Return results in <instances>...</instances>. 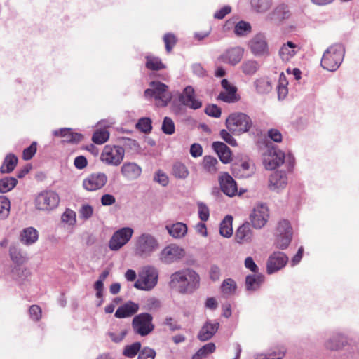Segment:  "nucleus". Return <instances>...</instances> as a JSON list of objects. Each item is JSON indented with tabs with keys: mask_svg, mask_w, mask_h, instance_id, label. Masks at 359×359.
I'll return each mask as SVG.
<instances>
[{
	"mask_svg": "<svg viewBox=\"0 0 359 359\" xmlns=\"http://www.w3.org/2000/svg\"><path fill=\"white\" fill-rule=\"evenodd\" d=\"M347 343V339L344 334L336 333L325 341V346L327 349L337 351L343 348Z\"/></svg>",
	"mask_w": 359,
	"mask_h": 359,
	"instance_id": "obj_27",
	"label": "nucleus"
},
{
	"mask_svg": "<svg viewBox=\"0 0 359 359\" xmlns=\"http://www.w3.org/2000/svg\"><path fill=\"white\" fill-rule=\"evenodd\" d=\"M251 52L255 56L269 55V48L266 37L262 34L255 36L249 42Z\"/></svg>",
	"mask_w": 359,
	"mask_h": 359,
	"instance_id": "obj_16",
	"label": "nucleus"
},
{
	"mask_svg": "<svg viewBox=\"0 0 359 359\" xmlns=\"http://www.w3.org/2000/svg\"><path fill=\"white\" fill-rule=\"evenodd\" d=\"M252 126L251 118L243 113L232 114L226 120L227 129L235 135H239L248 132Z\"/></svg>",
	"mask_w": 359,
	"mask_h": 359,
	"instance_id": "obj_4",
	"label": "nucleus"
},
{
	"mask_svg": "<svg viewBox=\"0 0 359 359\" xmlns=\"http://www.w3.org/2000/svg\"><path fill=\"white\" fill-rule=\"evenodd\" d=\"M280 233H283V235H287L290 233V236H293V230L288 220L282 219L279 221L276 232L280 233Z\"/></svg>",
	"mask_w": 359,
	"mask_h": 359,
	"instance_id": "obj_49",
	"label": "nucleus"
},
{
	"mask_svg": "<svg viewBox=\"0 0 359 359\" xmlns=\"http://www.w3.org/2000/svg\"><path fill=\"white\" fill-rule=\"evenodd\" d=\"M236 288V283L231 278L224 280L221 285V290L222 293L226 295H231L234 294Z\"/></svg>",
	"mask_w": 359,
	"mask_h": 359,
	"instance_id": "obj_44",
	"label": "nucleus"
},
{
	"mask_svg": "<svg viewBox=\"0 0 359 359\" xmlns=\"http://www.w3.org/2000/svg\"><path fill=\"white\" fill-rule=\"evenodd\" d=\"M161 129L165 134H173L175 133V123L169 117H165L162 123Z\"/></svg>",
	"mask_w": 359,
	"mask_h": 359,
	"instance_id": "obj_53",
	"label": "nucleus"
},
{
	"mask_svg": "<svg viewBox=\"0 0 359 359\" xmlns=\"http://www.w3.org/2000/svg\"><path fill=\"white\" fill-rule=\"evenodd\" d=\"M219 162L217 158L211 156H205L203 158L202 165L205 171L210 173H215L218 170Z\"/></svg>",
	"mask_w": 359,
	"mask_h": 359,
	"instance_id": "obj_40",
	"label": "nucleus"
},
{
	"mask_svg": "<svg viewBox=\"0 0 359 359\" xmlns=\"http://www.w3.org/2000/svg\"><path fill=\"white\" fill-rule=\"evenodd\" d=\"M138 309L139 305L137 304L129 301L117 309L115 312V316L118 318L130 317L135 313Z\"/></svg>",
	"mask_w": 359,
	"mask_h": 359,
	"instance_id": "obj_28",
	"label": "nucleus"
},
{
	"mask_svg": "<svg viewBox=\"0 0 359 359\" xmlns=\"http://www.w3.org/2000/svg\"><path fill=\"white\" fill-rule=\"evenodd\" d=\"M290 15V11L288 6L282 4L276 6L273 11L266 17V20L269 22H279L289 18Z\"/></svg>",
	"mask_w": 359,
	"mask_h": 359,
	"instance_id": "obj_21",
	"label": "nucleus"
},
{
	"mask_svg": "<svg viewBox=\"0 0 359 359\" xmlns=\"http://www.w3.org/2000/svg\"><path fill=\"white\" fill-rule=\"evenodd\" d=\"M107 182V177L103 172H94L83 181V187L88 191H95L103 187Z\"/></svg>",
	"mask_w": 359,
	"mask_h": 359,
	"instance_id": "obj_14",
	"label": "nucleus"
},
{
	"mask_svg": "<svg viewBox=\"0 0 359 359\" xmlns=\"http://www.w3.org/2000/svg\"><path fill=\"white\" fill-rule=\"evenodd\" d=\"M125 150L121 146L105 145L100 154L102 163L113 166H118L123 160Z\"/></svg>",
	"mask_w": 359,
	"mask_h": 359,
	"instance_id": "obj_7",
	"label": "nucleus"
},
{
	"mask_svg": "<svg viewBox=\"0 0 359 359\" xmlns=\"http://www.w3.org/2000/svg\"><path fill=\"white\" fill-rule=\"evenodd\" d=\"M285 355L284 351H273L268 353L264 356H260L257 359H281Z\"/></svg>",
	"mask_w": 359,
	"mask_h": 359,
	"instance_id": "obj_63",
	"label": "nucleus"
},
{
	"mask_svg": "<svg viewBox=\"0 0 359 359\" xmlns=\"http://www.w3.org/2000/svg\"><path fill=\"white\" fill-rule=\"evenodd\" d=\"M133 232L130 227H123L115 231L109 242L110 250L116 251L121 249L130 240Z\"/></svg>",
	"mask_w": 359,
	"mask_h": 359,
	"instance_id": "obj_11",
	"label": "nucleus"
},
{
	"mask_svg": "<svg viewBox=\"0 0 359 359\" xmlns=\"http://www.w3.org/2000/svg\"><path fill=\"white\" fill-rule=\"evenodd\" d=\"M233 217L231 215H226L222 221L219 226L220 234L226 238H229L233 233L232 228Z\"/></svg>",
	"mask_w": 359,
	"mask_h": 359,
	"instance_id": "obj_37",
	"label": "nucleus"
},
{
	"mask_svg": "<svg viewBox=\"0 0 359 359\" xmlns=\"http://www.w3.org/2000/svg\"><path fill=\"white\" fill-rule=\"evenodd\" d=\"M62 222L69 226H74L76 224V212L70 209H67L61 217Z\"/></svg>",
	"mask_w": 359,
	"mask_h": 359,
	"instance_id": "obj_50",
	"label": "nucleus"
},
{
	"mask_svg": "<svg viewBox=\"0 0 359 359\" xmlns=\"http://www.w3.org/2000/svg\"><path fill=\"white\" fill-rule=\"evenodd\" d=\"M158 278V272L155 267L144 266L139 273L138 279L135 283L134 287L141 290H151L156 285Z\"/></svg>",
	"mask_w": 359,
	"mask_h": 359,
	"instance_id": "obj_6",
	"label": "nucleus"
},
{
	"mask_svg": "<svg viewBox=\"0 0 359 359\" xmlns=\"http://www.w3.org/2000/svg\"><path fill=\"white\" fill-rule=\"evenodd\" d=\"M224 89L218 95V99L227 103H232L238 101V97L236 94L237 88L231 84L227 79H224L221 81Z\"/></svg>",
	"mask_w": 359,
	"mask_h": 359,
	"instance_id": "obj_17",
	"label": "nucleus"
},
{
	"mask_svg": "<svg viewBox=\"0 0 359 359\" xmlns=\"http://www.w3.org/2000/svg\"><path fill=\"white\" fill-rule=\"evenodd\" d=\"M172 174L175 177L184 179L188 176L189 171L184 164L176 163L172 167Z\"/></svg>",
	"mask_w": 359,
	"mask_h": 359,
	"instance_id": "obj_47",
	"label": "nucleus"
},
{
	"mask_svg": "<svg viewBox=\"0 0 359 359\" xmlns=\"http://www.w3.org/2000/svg\"><path fill=\"white\" fill-rule=\"evenodd\" d=\"M344 56V48L341 44L337 43L330 46L323 53L321 66L325 69L334 72L341 64Z\"/></svg>",
	"mask_w": 359,
	"mask_h": 359,
	"instance_id": "obj_2",
	"label": "nucleus"
},
{
	"mask_svg": "<svg viewBox=\"0 0 359 359\" xmlns=\"http://www.w3.org/2000/svg\"><path fill=\"white\" fill-rule=\"evenodd\" d=\"M136 127L144 133H149L151 130V121L149 118H142L136 124Z\"/></svg>",
	"mask_w": 359,
	"mask_h": 359,
	"instance_id": "obj_52",
	"label": "nucleus"
},
{
	"mask_svg": "<svg viewBox=\"0 0 359 359\" xmlns=\"http://www.w3.org/2000/svg\"><path fill=\"white\" fill-rule=\"evenodd\" d=\"M140 349L141 344L140 342H135L125 346L123 351V355L128 358H133L137 353H140Z\"/></svg>",
	"mask_w": 359,
	"mask_h": 359,
	"instance_id": "obj_46",
	"label": "nucleus"
},
{
	"mask_svg": "<svg viewBox=\"0 0 359 359\" xmlns=\"http://www.w3.org/2000/svg\"><path fill=\"white\" fill-rule=\"evenodd\" d=\"M244 49L240 46L227 48L218 57L219 62L235 66L241 62L243 57Z\"/></svg>",
	"mask_w": 359,
	"mask_h": 359,
	"instance_id": "obj_13",
	"label": "nucleus"
},
{
	"mask_svg": "<svg viewBox=\"0 0 359 359\" xmlns=\"http://www.w3.org/2000/svg\"><path fill=\"white\" fill-rule=\"evenodd\" d=\"M18 180L15 177H6L0 180V192L6 193L13 189L17 184Z\"/></svg>",
	"mask_w": 359,
	"mask_h": 359,
	"instance_id": "obj_42",
	"label": "nucleus"
},
{
	"mask_svg": "<svg viewBox=\"0 0 359 359\" xmlns=\"http://www.w3.org/2000/svg\"><path fill=\"white\" fill-rule=\"evenodd\" d=\"M300 48L292 41L284 43L279 50V55L283 62H289L299 51Z\"/></svg>",
	"mask_w": 359,
	"mask_h": 359,
	"instance_id": "obj_25",
	"label": "nucleus"
},
{
	"mask_svg": "<svg viewBox=\"0 0 359 359\" xmlns=\"http://www.w3.org/2000/svg\"><path fill=\"white\" fill-rule=\"evenodd\" d=\"M157 239L151 234L144 233L136 240L135 254L142 258H147L158 248Z\"/></svg>",
	"mask_w": 359,
	"mask_h": 359,
	"instance_id": "obj_5",
	"label": "nucleus"
},
{
	"mask_svg": "<svg viewBox=\"0 0 359 359\" xmlns=\"http://www.w3.org/2000/svg\"><path fill=\"white\" fill-rule=\"evenodd\" d=\"M18 163V158L14 154H8L6 156L0 168L1 173H10L15 168Z\"/></svg>",
	"mask_w": 359,
	"mask_h": 359,
	"instance_id": "obj_36",
	"label": "nucleus"
},
{
	"mask_svg": "<svg viewBox=\"0 0 359 359\" xmlns=\"http://www.w3.org/2000/svg\"><path fill=\"white\" fill-rule=\"evenodd\" d=\"M287 184V177L285 172L276 171L269 177V187L272 190L283 189Z\"/></svg>",
	"mask_w": 359,
	"mask_h": 359,
	"instance_id": "obj_26",
	"label": "nucleus"
},
{
	"mask_svg": "<svg viewBox=\"0 0 359 359\" xmlns=\"http://www.w3.org/2000/svg\"><path fill=\"white\" fill-rule=\"evenodd\" d=\"M28 274L29 271L25 268L15 267L12 271V277L17 280L24 279Z\"/></svg>",
	"mask_w": 359,
	"mask_h": 359,
	"instance_id": "obj_57",
	"label": "nucleus"
},
{
	"mask_svg": "<svg viewBox=\"0 0 359 359\" xmlns=\"http://www.w3.org/2000/svg\"><path fill=\"white\" fill-rule=\"evenodd\" d=\"M205 112L207 115L215 118H219L221 116V109L216 104L207 106Z\"/></svg>",
	"mask_w": 359,
	"mask_h": 359,
	"instance_id": "obj_58",
	"label": "nucleus"
},
{
	"mask_svg": "<svg viewBox=\"0 0 359 359\" xmlns=\"http://www.w3.org/2000/svg\"><path fill=\"white\" fill-rule=\"evenodd\" d=\"M198 216L203 222L207 221L209 218V209L204 203H199Z\"/></svg>",
	"mask_w": 359,
	"mask_h": 359,
	"instance_id": "obj_62",
	"label": "nucleus"
},
{
	"mask_svg": "<svg viewBox=\"0 0 359 359\" xmlns=\"http://www.w3.org/2000/svg\"><path fill=\"white\" fill-rule=\"evenodd\" d=\"M36 202H51L60 200L57 194L53 191H43L36 198Z\"/></svg>",
	"mask_w": 359,
	"mask_h": 359,
	"instance_id": "obj_43",
	"label": "nucleus"
},
{
	"mask_svg": "<svg viewBox=\"0 0 359 359\" xmlns=\"http://www.w3.org/2000/svg\"><path fill=\"white\" fill-rule=\"evenodd\" d=\"M146 66L147 68L153 70H159L165 67L158 58L149 56L147 57Z\"/></svg>",
	"mask_w": 359,
	"mask_h": 359,
	"instance_id": "obj_51",
	"label": "nucleus"
},
{
	"mask_svg": "<svg viewBox=\"0 0 359 359\" xmlns=\"http://www.w3.org/2000/svg\"><path fill=\"white\" fill-rule=\"evenodd\" d=\"M232 170L235 177L240 178L248 177L252 173V170H250V165L248 162H243L240 165H234Z\"/></svg>",
	"mask_w": 359,
	"mask_h": 359,
	"instance_id": "obj_35",
	"label": "nucleus"
},
{
	"mask_svg": "<svg viewBox=\"0 0 359 359\" xmlns=\"http://www.w3.org/2000/svg\"><path fill=\"white\" fill-rule=\"evenodd\" d=\"M109 137V133L106 129L97 130L93 135V142L102 144L107 142Z\"/></svg>",
	"mask_w": 359,
	"mask_h": 359,
	"instance_id": "obj_45",
	"label": "nucleus"
},
{
	"mask_svg": "<svg viewBox=\"0 0 359 359\" xmlns=\"http://www.w3.org/2000/svg\"><path fill=\"white\" fill-rule=\"evenodd\" d=\"M231 132L226 130L224 129L220 131L221 137L229 144L231 146H236L237 142L236 140L233 137V136L230 134Z\"/></svg>",
	"mask_w": 359,
	"mask_h": 359,
	"instance_id": "obj_61",
	"label": "nucleus"
},
{
	"mask_svg": "<svg viewBox=\"0 0 359 359\" xmlns=\"http://www.w3.org/2000/svg\"><path fill=\"white\" fill-rule=\"evenodd\" d=\"M29 313L30 318L34 321H38L41 318V309L37 305L31 306Z\"/></svg>",
	"mask_w": 359,
	"mask_h": 359,
	"instance_id": "obj_60",
	"label": "nucleus"
},
{
	"mask_svg": "<svg viewBox=\"0 0 359 359\" xmlns=\"http://www.w3.org/2000/svg\"><path fill=\"white\" fill-rule=\"evenodd\" d=\"M212 149L217 154L220 161L223 163H228L231 161V150L224 143L221 142H215L212 143Z\"/></svg>",
	"mask_w": 359,
	"mask_h": 359,
	"instance_id": "obj_29",
	"label": "nucleus"
},
{
	"mask_svg": "<svg viewBox=\"0 0 359 359\" xmlns=\"http://www.w3.org/2000/svg\"><path fill=\"white\" fill-rule=\"evenodd\" d=\"M272 5V0H251L252 8L257 13L266 12Z\"/></svg>",
	"mask_w": 359,
	"mask_h": 359,
	"instance_id": "obj_41",
	"label": "nucleus"
},
{
	"mask_svg": "<svg viewBox=\"0 0 359 359\" xmlns=\"http://www.w3.org/2000/svg\"><path fill=\"white\" fill-rule=\"evenodd\" d=\"M39 231L32 226L23 229L19 235V241L22 244L29 246L35 244L39 240Z\"/></svg>",
	"mask_w": 359,
	"mask_h": 359,
	"instance_id": "obj_22",
	"label": "nucleus"
},
{
	"mask_svg": "<svg viewBox=\"0 0 359 359\" xmlns=\"http://www.w3.org/2000/svg\"><path fill=\"white\" fill-rule=\"evenodd\" d=\"M36 152V142H33L31 145L25 149L22 152V158L25 161H29L32 158Z\"/></svg>",
	"mask_w": 359,
	"mask_h": 359,
	"instance_id": "obj_56",
	"label": "nucleus"
},
{
	"mask_svg": "<svg viewBox=\"0 0 359 359\" xmlns=\"http://www.w3.org/2000/svg\"><path fill=\"white\" fill-rule=\"evenodd\" d=\"M269 210L266 203H257L250 215V220L255 229H260L267 223Z\"/></svg>",
	"mask_w": 359,
	"mask_h": 359,
	"instance_id": "obj_9",
	"label": "nucleus"
},
{
	"mask_svg": "<svg viewBox=\"0 0 359 359\" xmlns=\"http://www.w3.org/2000/svg\"><path fill=\"white\" fill-rule=\"evenodd\" d=\"M219 323L216 320H207L199 330L197 338L201 341L210 339L217 332Z\"/></svg>",
	"mask_w": 359,
	"mask_h": 359,
	"instance_id": "obj_19",
	"label": "nucleus"
},
{
	"mask_svg": "<svg viewBox=\"0 0 359 359\" xmlns=\"http://www.w3.org/2000/svg\"><path fill=\"white\" fill-rule=\"evenodd\" d=\"M185 250L177 244H170L165 246L159 255L160 260L166 264L180 261L185 257Z\"/></svg>",
	"mask_w": 359,
	"mask_h": 359,
	"instance_id": "obj_8",
	"label": "nucleus"
},
{
	"mask_svg": "<svg viewBox=\"0 0 359 359\" xmlns=\"http://www.w3.org/2000/svg\"><path fill=\"white\" fill-rule=\"evenodd\" d=\"M292 239V236H290V233L287 235H283V233H278L275 231L274 245L277 248L281 250L286 249L291 243Z\"/></svg>",
	"mask_w": 359,
	"mask_h": 359,
	"instance_id": "obj_38",
	"label": "nucleus"
},
{
	"mask_svg": "<svg viewBox=\"0 0 359 359\" xmlns=\"http://www.w3.org/2000/svg\"><path fill=\"white\" fill-rule=\"evenodd\" d=\"M257 93L259 94L269 93L272 89L271 81L266 77L259 78L254 81Z\"/></svg>",
	"mask_w": 359,
	"mask_h": 359,
	"instance_id": "obj_33",
	"label": "nucleus"
},
{
	"mask_svg": "<svg viewBox=\"0 0 359 359\" xmlns=\"http://www.w3.org/2000/svg\"><path fill=\"white\" fill-rule=\"evenodd\" d=\"M216 349L214 343H208L200 348L198 351L192 356L191 359H203L206 358L209 354L215 352Z\"/></svg>",
	"mask_w": 359,
	"mask_h": 359,
	"instance_id": "obj_39",
	"label": "nucleus"
},
{
	"mask_svg": "<svg viewBox=\"0 0 359 359\" xmlns=\"http://www.w3.org/2000/svg\"><path fill=\"white\" fill-rule=\"evenodd\" d=\"M53 135L55 136H62L65 138L64 141L72 143L79 142L83 138L82 135L73 133L70 128H67L53 131Z\"/></svg>",
	"mask_w": 359,
	"mask_h": 359,
	"instance_id": "obj_30",
	"label": "nucleus"
},
{
	"mask_svg": "<svg viewBox=\"0 0 359 359\" xmlns=\"http://www.w3.org/2000/svg\"><path fill=\"white\" fill-rule=\"evenodd\" d=\"M154 181L163 187H165L168 184L169 178L163 171L159 170L154 174Z\"/></svg>",
	"mask_w": 359,
	"mask_h": 359,
	"instance_id": "obj_54",
	"label": "nucleus"
},
{
	"mask_svg": "<svg viewBox=\"0 0 359 359\" xmlns=\"http://www.w3.org/2000/svg\"><path fill=\"white\" fill-rule=\"evenodd\" d=\"M250 31L251 26L250 23L245 21H240L236 25L234 28V33L239 36L247 35Z\"/></svg>",
	"mask_w": 359,
	"mask_h": 359,
	"instance_id": "obj_48",
	"label": "nucleus"
},
{
	"mask_svg": "<svg viewBox=\"0 0 359 359\" xmlns=\"http://www.w3.org/2000/svg\"><path fill=\"white\" fill-rule=\"evenodd\" d=\"M149 86L150 88L144 91V96L147 98L154 97L155 104L158 107L167 106L172 97L168 86L160 81H151Z\"/></svg>",
	"mask_w": 359,
	"mask_h": 359,
	"instance_id": "obj_3",
	"label": "nucleus"
},
{
	"mask_svg": "<svg viewBox=\"0 0 359 359\" xmlns=\"http://www.w3.org/2000/svg\"><path fill=\"white\" fill-rule=\"evenodd\" d=\"M219 181L224 194L229 196H233L236 194V183L227 172L222 173L219 177Z\"/></svg>",
	"mask_w": 359,
	"mask_h": 359,
	"instance_id": "obj_20",
	"label": "nucleus"
},
{
	"mask_svg": "<svg viewBox=\"0 0 359 359\" xmlns=\"http://www.w3.org/2000/svg\"><path fill=\"white\" fill-rule=\"evenodd\" d=\"M264 276L259 273L248 275L245 278V286L248 291H255L258 290L264 282Z\"/></svg>",
	"mask_w": 359,
	"mask_h": 359,
	"instance_id": "obj_31",
	"label": "nucleus"
},
{
	"mask_svg": "<svg viewBox=\"0 0 359 359\" xmlns=\"http://www.w3.org/2000/svg\"><path fill=\"white\" fill-rule=\"evenodd\" d=\"M260 67L258 62L254 60H245L241 65L242 72L246 76H253Z\"/></svg>",
	"mask_w": 359,
	"mask_h": 359,
	"instance_id": "obj_34",
	"label": "nucleus"
},
{
	"mask_svg": "<svg viewBox=\"0 0 359 359\" xmlns=\"http://www.w3.org/2000/svg\"><path fill=\"white\" fill-rule=\"evenodd\" d=\"M200 276L191 269L179 270L170 275L169 285L180 294H192L200 286Z\"/></svg>",
	"mask_w": 359,
	"mask_h": 359,
	"instance_id": "obj_1",
	"label": "nucleus"
},
{
	"mask_svg": "<svg viewBox=\"0 0 359 359\" xmlns=\"http://www.w3.org/2000/svg\"><path fill=\"white\" fill-rule=\"evenodd\" d=\"M165 229L169 234L175 238H183L187 232V226L182 222H177L171 225H166Z\"/></svg>",
	"mask_w": 359,
	"mask_h": 359,
	"instance_id": "obj_32",
	"label": "nucleus"
},
{
	"mask_svg": "<svg viewBox=\"0 0 359 359\" xmlns=\"http://www.w3.org/2000/svg\"><path fill=\"white\" fill-rule=\"evenodd\" d=\"M155 356L156 351L154 349L149 347H144L140 349L137 359H154Z\"/></svg>",
	"mask_w": 359,
	"mask_h": 359,
	"instance_id": "obj_55",
	"label": "nucleus"
},
{
	"mask_svg": "<svg viewBox=\"0 0 359 359\" xmlns=\"http://www.w3.org/2000/svg\"><path fill=\"white\" fill-rule=\"evenodd\" d=\"M288 261L286 255L282 252H273L268 259L266 271L272 274L283 268Z\"/></svg>",
	"mask_w": 359,
	"mask_h": 359,
	"instance_id": "obj_15",
	"label": "nucleus"
},
{
	"mask_svg": "<svg viewBox=\"0 0 359 359\" xmlns=\"http://www.w3.org/2000/svg\"><path fill=\"white\" fill-rule=\"evenodd\" d=\"M121 172L128 180H137L142 173V168L133 162H126L121 168Z\"/></svg>",
	"mask_w": 359,
	"mask_h": 359,
	"instance_id": "obj_23",
	"label": "nucleus"
},
{
	"mask_svg": "<svg viewBox=\"0 0 359 359\" xmlns=\"http://www.w3.org/2000/svg\"><path fill=\"white\" fill-rule=\"evenodd\" d=\"M253 231L249 222H245L236 231L235 239L239 244L248 243L253 238Z\"/></svg>",
	"mask_w": 359,
	"mask_h": 359,
	"instance_id": "obj_24",
	"label": "nucleus"
},
{
	"mask_svg": "<svg viewBox=\"0 0 359 359\" xmlns=\"http://www.w3.org/2000/svg\"><path fill=\"white\" fill-rule=\"evenodd\" d=\"M180 100L184 106L193 109H198L202 106L201 102L195 98L194 90L190 86L184 89L180 96Z\"/></svg>",
	"mask_w": 359,
	"mask_h": 359,
	"instance_id": "obj_18",
	"label": "nucleus"
},
{
	"mask_svg": "<svg viewBox=\"0 0 359 359\" xmlns=\"http://www.w3.org/2000/svg\"><path fill=\"white\" fill-rule=\"evenodd\" d=\"M163 41L165 44V49L167 52L170 53L172 48V47L176 43V38L172 34H166L163 36Z\"/></svg>",
	"mask_w": 359,
	"mask_h": 359,
	"instance_id": "obj_59",
	"label": "nucleus"
},
{
	"mask_svg": "<svg viewBox=\"0 0 359 359\" xmlns=\"http://www.w3.org/2000/svg\"><path fill=\"white\" fill-rule=\"evenodd\" d=\"M9 253H10V257H11V259L14 262L20 263L22 262L23 257L21 255L20 250H18L17 248H11Z\"/></svg>",
	"mask_w": 359,
	"mask_h": 359,
	"instance_id": "obj_64",
	"label": "nucleus"
},
{
	"mask_svg": "<svg viewBox=\"0 0 359 359\" xmlns=\"http://www.w3.org/2000/svg\"><path fill=\"white\" fill-rule=\"evenodd\" d=\"M152 316L147 313H140L133 320L134 331L141 336H146L153 331Z\"/></svg>",
	"mask_w": 359,
	"mask_h": 359,
	"instance_id": "obj_10",
	"label": "nucleus"
},
{
	"mask_svg": "<svg viewBox=\"0 0 359 359\" xmlns=\"http://www.w3.org/2000/svg\"><path fill=\"white\" fill-rule=\"evenodd\" d=\"M285 154L276 149L271 148L268 149L263 156V163L267 170H273L283 163Z\"/></svg>",
	"mask_w": 359,
	"mask_h": 359,
	"instance_id": "obj_12",
	"label": "nucleus"
}]
</instances>
